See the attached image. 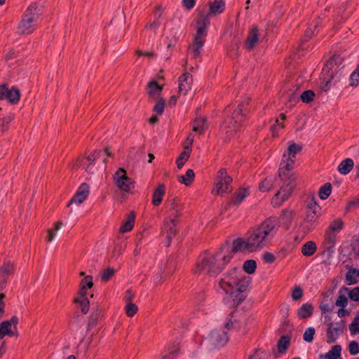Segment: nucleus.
Here are the masks:
<instances>
[{
  "instance_id": "nucleus-1",
  "label": "nucleus",
  "mask_w": 359,
  "mask_h": 359,
  "mask_svg": "<svg viewBox=\"0 0 359 359\" xmlns=\"http://www.w3.org/2000/svg\"><path fill=\"white\" fill-rule=\"evenodd\" d=\"M233 253L234 252L231 251L229 243L226 241L215 254L203 255L196 264V272L203 273L210 276H217L230 262L233 257Z\"/></svg>"
},
{
  "instance_id": "nucleus-2",
  "label": "nucleus",
  "mask_w": 359,
  "mask_h": 359,
  "mask_svg": "<svg viewBox=\"0 0 359 359\" xmlns=\"http://www.w3.org/2000/svg\"><path fill=\"white\" fill-rule=\"evenodd\" d=\"M294 162L295 159L287 157L286 153L283 154L278 170V175L283 182V185L271 201V203L275 207L281 205L289 198L296 186L297 176L291 172L294 168Z\"/></svg>"
},
{
  "instance_id": "nucleus-3",
  "label": "nucleus",
  "mask_w": 359,
  "mask_h": 359,
  "mask_svg": "<svg viewBox=\"0 0 359 359\" xmlns=\"http://www.w3.org/2000/svg\"><path fill=\"white\" fill-rule=\"evenodd\" d=\"M240 273L241 271L233 268L228 273L224 274L216 286L218 292L234 296L233 299L238 301V303L245 298L243 293L247 290L250 283V278L240 277Z\"/></svg>"
},
{
  "instance_id": "nucleus-4",
  "label": "nucleus",
  "mask_w": 359,
  "mask_h": 359,
  "mask_svg": "<svg viewBox=\"0 0 359 359\" xmlns=\"http://www.w3.org/2000/svg\"><path fill=\"white\" fill-rule=\"evenodd\" d=\"M250 99L246 97L239 103L234 109L231 117L228 118L221 126V131L226 135V138H229L238 129L241 122L245 118L247 106L249 104Z\"/></svg>"
},
{
  "instance_id": "nucleus-5",
  "label": "nucleus",
  "mask_w": 359,
  "mask_h": 359,
  "mask_svg": "<svg viewBox=\"0 0 359 359\" xmlns=\"http://www.w3.org/2000/svg\"><path fill=\"white\" fill-rule=\"evenodd\" d=\"M267 245L265 239L258 231L257 228L250 232L246 241L237 238L233 241L231 251L237 252H255Z\"/></svg>"
},
{
  "instance_id": "nucleus-6",
  "label": "nucleus",
  "mask_w": 359,
  "mask_h": 359,
  "mask_svg": "<svg viewBox=\"0 0 359 359\" xmlns=\"http://www.w3.org/2000/svg\"><path fill=\"white\" fill-rule=\"evenodd\" d=\"M198 27L194 37L192 46L190 48L189 55L191 58H196L201 54L202 48L204 45L207 35V28L210 24L208 16L203 17L201 20L197 22Z\"/></svg>"
},
{
  "instance_id": "nucleus-7",
  "label": "nucleus",
  "mask_w": 359,
  "mask_h": 359,
  "mask_svg": "<svg viewBox=\"0 0 359 359\" xmlns=\"http://www.w3.org/2000/svg\"><path fill=\"white\" fill-rule=\"evenodd\" d=\"M39 15L40 9L36 4H31L26 10L18 25V32L21 34H30L35 30Z\"/></svg>"
},
{
  "instance_id": "nucleus-8",
  "label": "nucleus",
  "mask_w": 359,
  "mask_h": 359,
  "mask_svg": "<svg viewBox=\"0 0 359 359\" xmlns=\"http://www.w3.org/2000/svg\"><path fill=\"white\" fill-rule=\"evenodd\" d=\"M320 215V207L316 201H310L306 207V217L300 226L304 233L311 232L317 226Z\"/></svg>"
},
{
  "instance_id": "nucleus-9",
  "label": "nucleus",
  "mask_w": 359,
  "mask_h": 359,
  "mask_svg": "<svg viewBox=\"0 0 359 359\" xmlns=\"http://www.w3.org/2000/svg\"><path fill=\"white\" fill-rule=\"evenodd\" d=\"M278 228V219L275 217H269L262 222L257 229L268 245L277 233Z\"/></svg>"
},
{
  "instance_id": "nucleus-10",
  "label": "nucleus",
  "mask_w": 359,
  "mask_h": 359,
  "mask_svg": "<svg viewBox=\"0 0 359 359\" xmlns=\"http://www.w3.org/2000/svg\"><path fill=\"white\" fill-rule=\"evenodd\" d=\"M232 182V178L227 175L225 168H221L216 176L215 180V188L212 190L215 194L222 193H228L231 191L229 185Z\"/></svg>"
},
{
  "instance_id": "nucleus-11",
  "label": "nucleus",
  "mask_w": 359,
  "mask_h": 359,
  "mask_svg": "<svg viewBox=\"0 0 359 359\" xmlns=\"http://www.w3.org/2000/svg\"><path fill=\"white\" fill-rule=\"evenodd\" d=\"M114 180L117 187L123 191L130 192L135 187L134 182L128 177L123 168H119L114 175Z\"/></svg>"
},
{
  "instance_id": "nucleus-12",
  "label": "nucleus",
  "mask_w": 359,
  "mask_h": 359,
  "mask_svg": "<svg viewBox=\"0 0 359 359\" xmlns=\"http://www.w3.org/2000/svg\"><path fill=\"white\" fill-rule=\"evenodd\" d=\"M20 98V92L15 86L8 88L6 83L0 85V100H7L13 104L18 103Z\"/></svg>"
},
{
  "instance_id": "nucleus-13",
  "label": "nucleus",
  "mask_w": 359,
  "mask_h": 359,
  "mask_svg": "<svg viewBox=\"0 0 359 359\" xmlns=\"http://www.w3.org/2000/svg\"><path fill=\"white\" fill-rule=\"evenodd\" d=\"M229 337L226 332L221 330L212 331L206 339L210 348H216L223 346L228 341Z\"/></svg>"
},
{
  "instance_id": "nucleus-14",
  "label": "nucleus",
  "mask_w": 359,
  "mask_h": 359,
  "mask_svg": "<svg viewBox=\"0 0 359 359\" xmlns=\"http://www.w3.org/2000/svg\"><path fill=\"white\" fill-rule=\"evenodd\" d=\"M18 318L17 316H13L9 320L3 321L0 325V339L4 336L13 337L18 335L17 325Z\"/></svg>"
},
{
  "instance_id": "nucleus-15",
  "label": "nucleus",
  "mask_w": 359,
  "mask_h": 359,
  "mask_svg": "<svg viewBox=\"0 0 359 359\" xmlns=\"http://www.w3.org/2000/svg\"><path fill=\"white\" fill-rule=\"evenodd\" d=\"M263 36V34L259 30L258 27L252 25L248 32V36L245 42V48L248 50L254 49L257 44L259 39Z\"/></svg>"
},
{
  "instance_id": "nucleus-16",
  "label": "nucleus",
  "mask_w": 359,
  "mask_h": 359,
  "mask_svg": "<svg viewBox=\"0 0 359 359\" xmlns=\"http://www.w3.org/2000/svg\"><path fill=\"white\" fill-rule=\"evenodd\" d=\"M343 62V58L339 55H334L325 64L323 67V74L332 76L334 72H337L339 65Z\"/></svg>"
},
{
  "instance_id": "nucleus-17",
  "label": "nucleus",
  "mask_w": 359,
  "mask_h": 359,
  "mask_svg": "<svg viewBox=\"0 0 359 359\" xmlns=\"http://www.w3.org/2000/svg\"><path fill=\"white\" fill-rule=\"evenodd\" d=\"M192 81V76L189 73L182 74L178 79L180 93L186 95L191 90Z\"/></svg>"
},
{
  "instance_id": "nucleus-18",
  "label": "nucleus",
  "mask_w": 359,
  "mask_h": 359,
  "mask_svg": "<svg viewBox=\"0 0 359 359\" xmlns=\"http://www.w3.org/2000/svg\"><path fill=\"white\" fill-rule=\"evenodd\" d=\"M13 266L10 262H4L0 265V291L6 285L7 278L13 273Z\"/></svg>"
},
{
  "instance_id": "nucleus-19",
  "label": "nucleus",
  "mask_w": 359,
  "mask_h": 359,
  "mask_svg": "<svg viewBox=\"0 0 359 359\" xmlns=\"http://www.w3.org/2000/svg\"><path fill=\"white\" fill-rule=\"evenodd\" d=\"M165 192V185L163 184H158L152 196V204L154 206H158L161 203Z\"/></svg>"
},
{
  "instance_id": "nucleus-20",
  "label": "nucleus",
  "mask_w": 359,
  "mask_h": 359,
  "mask_svg": "<svg viewBox=\"0 0 359 359\" xmlns=\"http://www.w3.org/2000/svg\"><path fill=\"white\" fill-rule=\"evenodd\" d=\"M294 212L290 210H284L280 216V222L285 228L288 229L294 217Z\"/></svg>"
},
{
  "instance_id": "nucleus-21",
  "label": "nucleus",
  "mask_w": 359,
  "mask_h": 359,
  "mask_svg": "<svg viewBox=\"0 0 359 359\" xmlns=\"http://www.w3.org/2000/svg\"><path fill=\"white\" fill-rule=\"evenodd\" d=\"M354 162L353 160L347 158L343 160L337 167V170L341 175H347L348 174L351 170L353 168Z\"/></svg>"
},
{
  "instance_id": "nucleus-22",
  "label": "nucleus",
  "mask_w": 359,
  "mask_h": 359,
  "mask_svg": "<svg viewBox=\"0 0 359 359\" xmlns=\"http://www.w3.org/2000/svg\"><path fill=\"white\" fill-rule=\"evenodd\" d=\"M345 280L348 285L356 284L359 281V269L350 268L345 275Z\"/></svg>"
},
{
  "instance_id": "nucleus-23",
  "label": "nucleus",
  "mask_w": 359,
  "mask_h": 359,
  "mask_svg": "<svg viewBox=\"0 0 359 359\" xmlns=\"http://www.w3.org/2000/svg\"><path fill=\"white\" fill-rule=\"evenodd\" d=\"M225 8V4L223 0H215L210 4V15H217L223 13Z\"/></svg>"
},
{
  "instance_id": "nucleus-24",
  "label": "nucleus",
  "mask_w": 359,
  "mask_h": 359,
  "mask_svg": "<svg viewBox=\"0 0 359 359\" xmlns=\"http://www.w3.org/2000/svg\"><path fill=\"white\" fill-rule=\"evenodd\" d=\"M313 311V306L309 303L304 304L298 310L297 316L302 319L310 317Z\"/></svg>"
},
{
  "instance_id": "nucleus-25",
  "label": "nucleus",
  "mask_w": 359,
  "mask_h": 359,
  "mask_svg": "<svg viewBox=\"0 0 359 359\" xmlns=\"http://www.w3.org/2000/svg\"><path fill=\"white\" fill-rule=\"evenodd\" d=\"M135 219V214L132 212L128 215L127 219L121 226L120 232L126 233L131 231L134 226Z\"/></svg>"
},
{
  "instance_id": "nucleus-26",
  "label": "nucleus",
  "mask_w": 359,
  "mask_h": 359,
  "mask_svg": "<svg viewBox=\"0 0 359 359\" xmlns=\"http://www.w3.org/2000/svg\"><path fill=\"white\" fill-rule=\"evenodd\" d=\"M191 151V146H186L184 151L180 154L176 160V164L179 169H181L186 161L189 159Z\"/></svg>"
},
{
  "instance_id": "nucleus-27",
  "label": "nucleus",
  "mask_w": 359,
  "mask_h": 359,
  "mask_svg": "<svg viewBox=\"0 0 359 359\" xmlns=\"http://www.w3.org/2000/svg\"><path fill=\"white\" fill-rule=\"evenodd\" d=\"M207 128V120L205 117H198L194 120L193 123L194 131L202 134Z\"/></svg>"
},
{
  "instance_id": "nucleus-28",
  "label": "nucleus",
  "mask_w": 359,
  "mask_h": 359,
  "mask_svg": "<svg viewBox=\"0 0 359 359\" xmlns=\"http://www.w3.org/2000/svg\"><path fill=\"white\" fill-rule=\"evenodd\" d=\"M317 250V246L315 242L308 241L302 247V253L305 257H311L313 255Z\"/></svg>"
},
{
  "instance_id": "nucleus-29",
  "label": "nucleus",
  "mask_w": 359,
  "mask_h": 359,
  "mask_svg": "<svg viewBox=\"0 0 359 359\" xmlns=\"http://www.w3.org/2000/svg\"><path fill=\"white\" fill-rule=\"evenodd\" d=\"M290 344V337L287 335H283L280 337L277 343L278 351L280 353L283 354L288 349Z\"/></svg>"
},
{
  "instance_id": "nucleus-30",
  "label": "nucleus",
  "mask_w": 359,
  "mask_h": 359,
  "mask_svg": "<svg viewBox=\"0 0 359 359\" xmlns=\"http://www.w3.org/2000/svg\"><path fill=\"white\" fill-rule=\"evenodd\" d=\"M325 242L326 245H329L327 250L333 248L337 243V233L326 229L325 232Z\"/></svg>"
},
{
  "instance_id": "nucleus-31",
  "label": "nucleus",
  "mask_w": 359,
  "mask_h": 359,
  "mask_svg": "<svg viewBox=\"0 0 359 359\" xmlns=\"http://www.w3.org/2000/svg\"><path fill=\"white\" fill-rule=\"evenodd\" d=\"M248 195V191L247 189H241L238 192L235 193L231 203L234 205H238Z\"/></svg>"
},
{
  "instance_id": "nucleus-32",
  "label": "nucleus",
  "mask_w": 359,
  "mask_h": 359,
  "mask_svg": "<svg viewBox=\"0 0 359 359\" xmlns=\"http://www.w3.org/2000/svg\"><path fill=\"white\" fill-rule=\"evenodd\" d=\"M276 177L269 176L266 177L259 184L260 191L265 192L269 191L274 187Z\"/></svg>"
},
{
  "instance_id": "nucleus-33",
  "label": "nucleus",
  "mask_w": 359,
  "mask_h": 359,
  "mask_svg": "<svg viewBox=\"0 0 359 359\" xmlns=\"http://www.w3.org/2000/svg\"><path fill=\"white\" fill-rule=\"evenodd\" d=\"M148 93L150 97H154L156 95H158L162 91V86H161L157 81H151L148 85Z\"/></svg>"
},
{
  "instance_id": "nucleus-34",
  "label": "nucleus",
  "mask_w": 359,
  "mask_h": 359,
  "mask_svg": "<svg viewBox=\"0 0 359 359\" xmlns=\"http://www.w3.org/2000/svg\"><path fill=\"white\" fill-rule=\"evenodd\" d=\"M336 325L337 327H334L331 323L327 330V337L330 342H334L337 336L339 334L340 327L338 323H337Z\"/></svg>"
},
{
  "instance_id": "nucleus-35",
  "label": "nucleus",
  "mask_w": 359,
  "mask_h": 359,
  "mask_svg": "<svg viewBox=\"0 0 359 359\" xmlns=\"http://www.w3.org/2000/svg\"><path fill=\"white\" fill-rule=\"evenodd\" d=\"M195 177L194 172L192 169H188L184 175L179 177V182L186 186H189L193 182Z\"/></svg>"
},
{
  "instance_id": "nucleus-36",
  "label": "nucleus",
  "mask_w": 359,
  "mask_h": 359,
  "mask_svg": "<svg viewBox=\"0 0 359 359\" xmlns=\"http://www.w3.org/2000/svg\"><path fill=\"white\" fill-rule=\"evenodd\" d=\"M332 192V184L330 182L325 183L321 187L318 191L319 198L322 200L327 199Z\"/></svg>"
},
{
  "instance_id": "nucleus-37",
  "label": "nucleus",
  "mask_w": 359,
  "mask_h": 359,
  "mask_svg": "<svg viewBox=\"0 0 359 359\" xmlns=\"http://www.w3.org/2000/svg\"><path fill=\"white\" fill-rule=\"evenodd\" d=\"M344 224L341 218H337L333 220L327 229L335 232L339 233L344 228Z\"/></svg>"
},
{
  "instance_id": "nucleus-38",
  "label": "nucleus",
  "mask_w": 359,
  "mask_h": 359,
  "mask_svg": "<svg viewBox=\"0 0 359 359\" xmlns=\"http://www.w3.org/2000/svg\"><path fill=\"white\" fill-rule=\"evenodd\" d=\"M341 347L340 345H334L327 353L325 357L328 359H338L341 355Z\"/></svg>"
},
{
  "instance_id": "nucleus-39",
  "label": "nucleus",
  "mask_w": 359,
  "mask_h": 359,
  "mask_svg": "<svg viewBox=\"0 0 359 359\" xmlns=\"http://www.w3.org/2000/svg\"><path fill=\"white\" fill-rule=\"evenodd\" d=\"M302 150V147L296 144L295 143H292L287 148L286 153L287 157L291 158H296V155L298 152Z\"/></svg>"
},
{
  "instance_id": "nucleus-40",
  "label": "nucleus",
  "mask_w": 359,
  "mask_h": 359,
  "mask_svg": "<svg viewBox=\"0 0 359 359\" xmlns=\"http://www.w3.org/2000/svg\"><path fill=\"white\" fill-rule=\"evenodd\" d=\"M342 290L348 291V297L351 300L354 302H359V286L355 287L350 290L348 287H343L340 289L339 292L341 293Z\"/></svg>"
},
{
  "instance_id": "nucleus-41",
  "label": "nucleus",
  "mask_w": 359,
  "mask_h": 359,
  "mask_svg": "<svg viewBox=\"0 0 359 359\" xmlns=\"http://www.w3.org/2000/svg\"><path fill=\"white\" fill-rule=\"evenodd\" d=\"M169 229H167L166 238L168 241V246L170 245L171 240L175 236L177 230L175 229V219L171 220V223L168 224Z\"/></svg>"
},
{
  "instance_id": "nucleus-42",
  "label": "nucleus",
  "mask_w": 359,
  "mask_h": 359,
  "mask_svg": "<svg viewBox=\"0 0 359 359\" xmlns=\"http://www.w3.org/2000/svg\"><path fill=\"white\" fill-rule=\"evenodd\" d=\"M170 203L171 210L175 212V217H178L180 211L182 210V206L177 198H173L168 201Z\"/></svg>"
},
{
  "instance_id": "nucleus-43",
  "label": "nucleus",
  "mask_w": 359,
  "mask_h": 359,
  "mask_svg": "<svg viewBox=\"0 0 359 359\" xmlns=\"http://www.w3.org/2000/svg\"><path fill=\"white\" fill-rule=\"evenodd\" d=\"M256 268L257 263L253 259H249L244 262L243 269L248 274L253 273L255 271Z\"/></svg>"
},
{
  "instance_id": "nucleus-44",
  "label": "nucleus",
  "mask_w": 359,
  "mask_h": 359,
  "mask_svg": "<svg viewBox=\"0 0 359 359\" xmlns=\"http://www.w3.org/2000/svg\"><path fill=\"white\" fill-rule=\"evenodd\" d=\"M74 302L76 304H79L81 306V310L83 313L86 314L88 312L89 310V300L88 298H75Z\"/></svg>"
},
{
  "instance_id": "nucleus-45",
  "label": "nucleus",
  "mask_w": 359,
  "mask_h": 359,
  "mask_svg": "<svg viewBox=\"0 0 359 359\" xmlns=\"http://www.w3.org/2000/svg\"><path fill=\"white\" fill-rule=\"evenodd\" d=\"M13 116L9 115L4 116L0 119V129L2 133H4L8 130L11 122L13 121Z\"/></svg>"
},
{
  "instance_id": "nucleus-46",
  "label": "nucleus",
  "mask_w": 359,
  "mask_h": 359,
  "mask_svg": "<svg viewBox=\"0 0 359 359\" xmlns=\"http://www.w3.org/2000/svg\"><path fill=\"white\" fill-rule=\"evenodd\" d=\"M115 270L113 268H107L102 271L101 273V280L102 282H107L109 281L114 275Z\"/></svg>"
},
{
  "instance_id": "nucleus-47",
  "label": "nucleus",
  "mask_w": 359,
  "mask_h": 359,
  "mask_svg": "<svg viewBox=\"0 0 359 359\" xmlns=\"http://www.w3.org/2000/svg\"><path fill=\"white\" fill-rule=\"evenodd\" d=\"M315 93L311 90H305L300 95L301 100L304 103H309L313 101Z\"/></svg>"
},
{
  "instance_id": "nucleus-48",
  "label": "nucleus",
  "mask_w": 359,
  "mask_h": 359,
  "mask_svg": "<svg viewBox=\"0 0 359 359\" xmlns=\"http://www.w3.org/2000/svg\"><path fill=\"white\" fill-rule=\"evenodd\" d=\"M349 330L351 334L359 333V313L356 315L353 320L349 325Z\"/></svg>"
},
{
  "instance_id": "nucleus-49",
  "label": "nucleus",
  "mask_w": 359,
  "mask_h": 359,
  "mask_svg": "<svg viewBox=\"0 0 359 359\" xmlns=\"http://www.w3.org/2000/svg\"><path fill=\"white\" fill-rule=\"evenodd\" d=\"M359 84V65L350 76V85L357 86Z\"/></svg>"
},
{
  "instance_id": "nucleus-50",
  "label": "nucleus",
  "mask_w": 359,
  "mask_h": 359,
  "mask_svg": "<svg viewBox=\"0 0 359 359\" xmlns=\"http://www.w3.org/2000/svg\"><path fill=\"white\" fill-rule=\"evenodd\" d=\"M358 208H359V198H355L346 204L345 212L347 213Z\"/></svg>"
},
{
  "instance_id": "nucleus-51",
  "label": "nucleus",
  "mask_w": 359,
  "mask_h": 359,
  "mask_svg": "<svg viewBox=\"0 0 359 359\" xmlns=\"http://www.w3.org/2000/svg\"><path fill=\"white\" fill-rule=\"evenodd\" d=\"M316 333V330L313 327H309L307 328L304 334H303V339L306 342H311L313 339V336Z\"/></svg>"
},
{
  "instance_id": "nucleus-52",
  "label": "nucleus",
  "mask_w": 359,
  "mask_h": 359,
  "mask_svg": "<svg viewBox=\"0 0 359 359\" xmlns=\"http://www.w3.org/2000/svg\"><path fill=\"white\" fill-rule=\"evenodd\" d=\"M125 310L128 316L132 317L137 313V306L132 302H128L126 305Z\"/></svg>"
},
{
  "instance_id": "nucleus-53",
  "label": "nucleus",
  "mask_w": 359,
  "mask_h": 359,
  "mask_svg": "<svg viewBox=\"0 0 359 359\" xmlns=\"http://www.w3.org/2000/svg\"><path fill=\"white\" fill-rule=\"evenodd\" d=\"M165 100L163 98H159L154 107V111L158 114H162L164 111Z\"/></svg>"
},
{
  "instance_id": "nucleus-54",
  "label": "nucleus",
  "mask_w": 359,
  "mask_h": 359,
  "mask_svg": "<svg viewBox=\"0 0 359 359\" xmlns=\"http://www.w3.org/2000/svg\"><path fill=\"white\" fill-rule=\"evenodd\" d=\"M322 74L323 76V81L321 82L320 87L322 90L327 91L330 88L329 85L331 82V79H333V75L332 76H328L327 74H323V71L322 72Z\"/></svg>"
},
{
  "instance_id": "nucleus-55",
  "label": "nucleus",
  "mask_w": 359,
  "mask_h": 359,
  "mask_svg": "<svg viewBox=\"0 0 359 359\" xmlns=\"http://www.w3.org/2000/svg\"><path fill=\"white\" fill-rule=\"evenodd\" d=\"M93 285V277L91 276H86L84 277L80 283V287L83 288H91Z\"/></svg>"
},
{
  "instance_id": "nucleus-56",
  "label": "nucleus",
  "mask_w": 359,
  "mask_h": 359,
  "mask_svg": "<svg viewBox=\"0 0 359 359\" xmlns=\"http://www.w3.org/2000/svg\"><path fill=\"white\" fill-rule=\"evenodd\" d=\"M348 351L352 355H355L359 353V344L355 341H352L348 344Z\"/></svg>"
},
{
  "instance_id": "nucleus-57",
  "label": "nucleus",
  "mask_w": 359,
  "mask_h": 359,
  "mask_svg": "<svg viewBox=\"0 0 359 359\" xmlns=\"http://www.w3.org/2000/svg\"><path fill=\"white\" fill-rule=\"evenodd\" d=\"M104 153L100 149H96L93 152V154L86 157V160L87 162H90V163H93L98 158H100Z\"/></svg>"
},
{
  "instance_id": "nucleus-58",
  "label": "nucleus",
  "mask_w": 359,
  "mask_h": 359,
  "mask_svg": "<svg viewBox=\"0 0 359 359\" xmlns=\"http://www.w3.org/2000/svg\"><path fill=\"white\" fill-rule=\"evenodd\" d=\"M79 195H82L83 197L87 198L89 194V186L87 183H83L80 185L76 192Z\"/></svg>"
},
{
  "instance_id": "nucleus-59",
  "label": "nucleus",
  "mask_w": 359,
  "mask_h": 359,
  "mask_svg": "<svg viewBox=\"0 0 359 359\" xmlns=\"http://www.w3.org/2000/svg\"><path fill=\"white\" fill-rule=\"evenodd\" d=\"M337 306L345 308L348 304V300L344 294H340L335 302Z\"/></svg>"
},
{
  "instance_id": "nucleus-60",
  "label": "nucleus",
  "mask_w": 359,
  "mask_h": 359,
  "mask_svg": "<svg viewBox=\"0 0 359 359\" xmlns=\"http://www.w3.org/2000/svg\"><path fill=\"white\" fill-rule=\"evenodd\" d=\"M86 198L83 197L82 195H79L78 194H75L73 198L69 201L67 204V206H69L72 203L81 204L82 203Z\"/></svg>"
},
{
  "instance_id": "nucleus-61",
  "label": "nucleus",
  "mask_w": 359,
  "mask_h": 359,
  "mask_svg": "<svg viewBox=\"0 0 359 359\" xmlns=\"http://www.w3.org/2000/svg\"><path fill=\"white\" fill-rule=\"evenodd\" d=\"M262 259L264 260V262L265 263L272 264V263H273L275 262L276 257L272 253L264 252L262 255Z\"/></svg>"
},
{
  "instance_id": "nucleus-62",
  "label": "nucleus",
  "mask_w": 359,
  "mask_h": 359,
  "mask_svg": "<svg viewBox=\"0 0 359 359\" xmlns=\"http://www.w3.org/2000/svg\"><path fill=\"white\" fill-rule=\"evenodd\" d=\"M302 290L300 287H295L292 292V297L294 300H298L302 297Z\"/></svg>"
},
{
  "instance_id": "nucleus-63",
  "label": "nucleus",
  "mask_w": 359,
  "mask_h": 359,
  "mask_svg": "<svg viewBox=\"0 0 359 359\" xmlns=\"http://www.w3.org/2000/svg\"><path fill=\"white\" fill-rule=\"evenodd\" d=\"M266 353L261 350H256L254 355H250L249 359H262L265 357Z\"/></svg>"
},
{
  "instance_id": "nucleus-64",
  "label": "nucleus",
  "mask_w": 359,
  "mask_h": 359,
  "mask_svg": "<svg viewBox=\"0 0 359 359\" xmlns=\"http://www.w3.org/2000/svg\"><path fill=\"white\" fill-rule=\"evenodd\" d=\"M196 1L195 0H182V4L184 7L187 9H191L195 6Z\"/></svg>"
}]
</instances>
